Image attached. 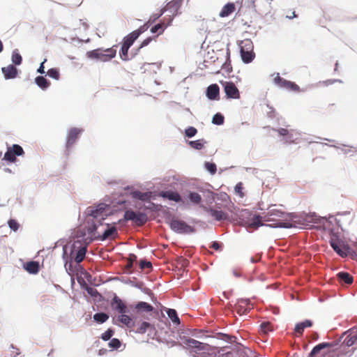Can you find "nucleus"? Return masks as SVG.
I'll use <instances>...</instances> for the list:
<instances>
[{"instance_id": "obj_12", "label": "nucleus", "mask_w": 357, "mask_h": 357, "mask_svg": "<svg viewBox=\"0 0 357 357\" xmlns=\"http://www.w3.org/2000/svg\"><path fill=\"white\" fill-rule=\"evenodd\" d=\"M330 245L342 257H347L350 253V248L338 239L332 238L330 241Z\"/></svg>"}, {"instance_id": "obj_14", "label": "nucleus", "mask_w": 357, "mask_h": 357, "mask_svg": "<svg viewBox=\"0 0 357 357\" xmlns=\"http://www.w3.org/2000/svg\"><path fill=\"white\" fill-rule=\"evenodd\" d=\"M82 131V130L81 129H78L77 128H73L68 131L66 141V148L68 149L73 146L76 140L78 139Z\"/></svg>"}, {"instance_id": "obj_51", "label": "nucleus", "mask_w": 357, "mask_h": 357, "mask_svg": "<svg viewBox=\"0 0 357 357\" xmlns=\"http://www.w3.org/2000/svg\"><path fill=\"white\" fill-rule=\"evenodd\" d=\"M205 167L212 174H214L217 171V167H216L215 164L212 163V162H206Z\"/></svg>"}, {"instance_id": "obj_41", "label": "nucleus", "mask_w": 357, "mask_h": 357, "mask_svg": "<svg viewBox=\"0 0 357 357\" xmlns=\"http://www.w3.org/2000/svg\"><path fill=\"white\" fill-rule=\"evenodd\" d=\"M137 259V256L134 254H130L128 258V262H127V264L126 266V271L127 272H129V273H131L132 271V265H133V262L135 261Z\"/></svg>"}, {"instance_id": "obj_45", "label": "nucleus", "mask_w": 357, "mask_h": 357, "mask_svg": "<svg viewBox=\"0 0 357 357\" xmlns=\"http://www.w3.org/2000/svg\"><path fill=\"white\" fill-rule=\"evenodd\" d=\"M47 75L53 78V79H55L56 80H58L60 77V74H59V71L57 68H50L48 70V71L47 72Z\"/></svg>"}, {"instance_id": "obj_55", "label": "nucleus", "mask_w": 357, "mask_h": 357, "mask_svg": "<svg viewBox=\"0 0 357 357\" xmlns=\"http://www.w3.org/2000/svg\"><path fill=\"white\" fill-rule=\"evenodd\" d=\"M155 38L152 37H148L146 39H144L140 44L139 47L137 49V51L139 52L142 48L148 45Z\"/></svg>"}, {"instance_id": "obj_39", "label": "nucleus", "mask_w": 357, "mask_h": 357, "mask_svg": "<svg viewBox=\"0 0 357 357\" xmlns=\"http://www.w3.org/2000/svg\"><path fill=\"white\" fill-rule=\"evenodd\" d=\"M205 143L206 142L204 139H197L189 142L190 146L197 150H201L204 147Z\"/></svg>"}, {"instance_id": "obj_6", "label": "nucleus", "mask_w": 357, "mask_h": 357, "mask_svg": "<svg viewBox=\"0 0 357 357\" xmlns=\"http://www.w3.org/2000/svg\"><path fill=\"white\" fill-rule=\"evenodd\" d=\"M125 221H132L135 225L142 227L146 224L148 218L146 213L142 212H135L132 210H127L123 216Z\"/></svg>"}, {"instance_id": "obj_32", "label": "nucleus", "mask_w": 357, "mask_h": 357, "mask_svg": "<svg viewBox=\"0 0 357 357\" xmlns=\"http://www.w3.org/2000/svg\"><path fill=\"white\" fill-rule=\"evenodd\" d=\"M299 134L294 130H290L289 134L284 137V142L287 144H292L298 139Z\"/></svg>"}, {"instance_id": "obj_31", "label": "nucleus", "mask_w": 357, "mask_h": 357, "mask_svg": "<svg viewBox=\"0 0 357 357\" xmlns=\"http://www.w3.org/2000/svg\"><path fill=\"white\" fill-rule=\"evenodd\" d=\"M35 82L43 90L47 89L50 86V82L43 76L36 77Z\"/></svg>"}, {"instance_id": "obj_24", "label": "nucleus", "mask_w": 357, "mask_h": 357, "mask_svg": "<svg viewBox=\"0 0 357 357\" xmlns=\"http://www.w3.org/2000/svg\"><path fill=\"white\" fill-rule=\"evenodd\" d=\"M333 346V343L323 342L316 345L310 354V356L313 357L320 352L321 350L326 348H331Z\"/></svg>"}, {"instance_id": "obj_38", "label": "nucleus", "mask_w": 357, "mask_h": 357, "mask_svg": "<svg viewBox=\"0 0 357 357\" xmlns=\"http://www.w3.org/2000/svg\"><path fill=\"white\" fill-rule=\"evenodd\" d=\"M109 319V316L104 312H98L93 315V319L98 323H104Z\"/></svg>"}, {"instance_id": "obj_29", "label": "nucleus", "mask_w": 357, "mask_h": 357, "mask_svg": "<svg viewBox=\"0 0 357 357\" xmlns=\"http://www.w3.org/2000/svg\"><path fill=\"white\" fill-rule=\"evenodd\" d=\"M119 320L128 328H132L135 326V323L132 321V318L125 314V313L121 314L119 317Z\"/></svg>"}, {"instance_id": "obj_53", "label": "nucleus", "mask_w": 357, "mask_h": 357, "mask_svg": "<svg viewBox=\"0 0 357 357\" xmlns=\"http://www.w3.org/2000/svg\"><path fill=\"white\" fill-rule=\"evenodd\" d=\"M139 268L142 270L146 269V268H152V264L150 261H148L146 260H141L139 261Z\"/></svg>"}, {"instance_id": "obj_27", "label": "nucleus", "mask_w": 357, "mask_h": 357, "mask_svg": "<svg viewBox=\"0 0 357 357\" xmlns=\"http://www.w3.org/2000/svg\"><path fill=\"white\" fill-rule=\"evenodd\" d=\"M337 278L340 282H344L345 284H351L353 281V277L347 272H340L337 274Z\"/></svg>"}, {"instance_id": "obj_57", "label": "nucleus", "mask_w": 357, "mask_h": 357, "mask_svg": "<svg viewBox=\"0 0 357 357\" xmlns=\"http://www.w3.org/2000/svg\"><path fill=\"white\" fill-rule=\"evenodd\" d=\"M46 61V59L44 60L43 62L41 63L39 68L38 69V72L40 74H44L45 73V70H44V63Z\"/></svg>"}, {"instance_id": "obj_47", "label": "nucleus", "mask_w": 357, "mask_h": 357, "mask_svg": "<svg viewBox=\"0 0 357 357\" xmlns=\"http://www.w3.org/2000/svg\"><path fill=\"white\" fill-rule=\"evenodd\" d=\"M121 343L120 340L117 338H113L109 342V347L115 349H119L121 347Z\"/></svg>"}, {"instance_id": "obj_61", "label": "nucleus", "mask_w": 357, "mask_h": 357, "mask_svg": "<svg viewBox=\"0 0 357 357\" xmlns=\"http://www.w3.org/2000/svg\"><path fill=\"white\" fill-rule=\"evenodd\" d=\"M287 17L288 18H289V19H293V18H294V17H297V15H296L295 12H294V11H293V12L291 13V15H287Z\"/></svg>"}, {"instance_id": "obj_46", "label": "nucleus", "mask_w": 357, "mask_h": 357, "mask_svg": "<svg viewBox=\"0 0 357 357\" xmlns=\"http://www.w3.org/2000/svg\"><path fill=\"white\" fill-rule=\"evenodd\" d=\"M243 189V185L241 182L238 183L234 188L236 194L238 195L241 198H243L245 196Z\"/></svg>"}, {"instance_id": "obj_34", "label": "nucleus", "mask_w": 357, "mask_h": 357, "mask_svg": "<svg viewBox=\"0 0 357 357\" xmlns=\"http://www.w3.org/2000/svg\"><path fill=\"white\" fill-rule=\"evenodd\" d=\"M114 234H117L116 228L114 226L108 227L103 231L102 235L100 236V239L105 240Z\"/></svg>"}, {"instance_id": "obj_62", "label": "nucleus", "mask_w": 357, "mask_h": 357, "mask_svg": "<svg viewBox=\"0 0 357 357\" xmlns=\"http://www.w3.org/2000/svg\"><path fill=\"white\" fill-rule=\"evenodd\" d=\"M3 43L0 40V52H1L3 51Z\"/></svg>"}, {"instance_id": "obj_43", "label": "nucleus", "mask_w": 357, "mask_h": 357, "mask_svg": "<svg viewBox=\"0 0 357 357\" xmlns=\"http://www.w3.org/2000/svg\"><path fill=\"white\" fill-rule=\"evenodd\" d=\"M189 199L194 204H198L201 202L202 201V197L200 196L199 194L197 193V192H190L189 194Z\"/></svg>"}, {"instance_id": "obj_28", "label": "nucleus", "mask_w": 357, "mask_h": 357, "mask_svg": "<svg viewBox=\"0 0 357 357\" xmlns=\"http://www.w3.org/2000/svg\"><path fill=\"white\" fill-rule=\"evenodd\" d=\"M24 267L29 273L36 274L39 271V264L37 261H29L25 264Z\"/></svg>"}, {"instance_id": "obj_23", "label": "nucleus", "mask_w": 357, "mask_h": 357, "mask_svg": "<svg viewBox=\"0 0 357 357\" xmlns=\"http://www.w3.org/2000/svg\"><path fill=\"white\" fill-rule=\"evenodd\" d=\"M208 212L215 220L218 221L227 220L228 218V215L222 211L211 208L208 210Z\"/></svg>"}, {"instance_id": "obj_30", "label": "nucleus", "mask_w": 357, "mask_h": 357, "mask_svg": "<svg viewBox=\"0 0 357 357\" xmlns=\"http://www.w3.org/2000/svg\"><path fill=\"white\" fill-rule=\"evenodd\" d=\"M135 309L139 312H149L153 311V307L151 305H150L146 302L142 301V302H139L136 305Z\"/></svg>"}, {"instance_id": "obj_19", "label": "nucleus", "mask_w": 357, "mask_h": 357, "mask_svg": "<svg viewBox=\"0 0 357 357\" xmlns=\"http://www.w3.org/2000/svg\"><path fill=\"white\" fill-rule=\"evenodd\" d=\"M159 196L175 202H180L182 200L181 195L178 192L171 190L161 191L159 193Z\"/></svg>"}, {"instance_id": "obj_49", "label": "nucleus", "mask_w": 357, "mask_h": 357, "mask_svg": "<svg viewBox=\"0 0 357 357\" xmlns=\"http://www.w3.org/2000/svg\"><path fill=\"white\" fill-rule=\"evenodd\" d=\"M197 129L192 126L186 128L185 130V134L188 137H194L197 134Z\"/></svg>"}, {"instance_id": "obj_15", "label": "nucleus", "mask_w": 357, "mask_h": 357, "mask_svg": "<svg viewBox=\"0 0 357 357\" xmlns=\"http://www.w3.org/2000/svg\"><path fill=\"white\" fill-rule=\"evenodd\" d=\"M347 336L343 344L347 347L357 345V329L351 328L344 333Z\"/></svg>"}, {"instance_id": "obj_11", "label": "nucleus", "mask_w": 357, "mask_h": 357, "mask_svg": "<svg viewBox=\"0 0 357 357\" xmlns=\"http://www.w3.org/2000/svg\"><path fill=\"white\" fill-rule=\"evenodd\" d=\"M171 229L178 233H191L194 231L193 228L186 224L184 221L178 220H172L170 222Z\"/></svg>"}, {"instance_id": "obj_2", "label": "nucleus", "mask_w": 357, "mask_h": 357, "mask_svg": "<svg viewBox=\"0 0 357 357\" xmlns=\"http://www.w3.org/2000/svg\"><path fill=\"white\" fill-rule=\"evenodd\" d=\"M106 208V204H100L96 206H89L86 208V214L93 218L92 224L87 229L88 233L93 236H96V234L99 235L98 227L100 225H102V221L107 215Z\"/></svg>"}, {"instance_id": "obj_10", "label": "nucleus", "mask_w": 357, "mask_h": 357, "mask_svg": "<svg viewBox=\"0 0 357 357\" xmlns=\"http://www.w3.org/2000/svg\"><path fill=\"white\" fill-rule=\"evenodd\" d=\"M274 82L275 84L278 85L282 88H284L289 91H294V92H300V87L295 83L289 80H287L279 75V73L277 74L276 77L274 78Z\"/></svg>"}, {"instance_id": "obj_7", "label": "nucleus", "mask_w": 357, "mask_h": 357, "mask_svg": "<svg viewBox=\"0 0 357 357\" xmlns=\"http://www.w3.org/2000/svg\"><path fill=\"white\" fill-rule=\"evenodd\" d=\"M182 0H172L167 3V5L160 10V13L155 15V19L159 18L165 12L169 11L171 15L169 18H174L177 14L178 10L181 6Z\"/></svg>"}, {"instance_id": "obj_35", "label": "nucleus", "mask_w": 357, "mask_h": 357, "mask_svg": "<svg viewBox=\"0 0 357 357\" xmlns=\"http://www.w3.org/2000/svg\"><path fill=\"white\" fill-rule=\"evenodd\" d=\"M129 47L122 43L121 48L119 52L120 58L125 61L130 60L128 56Z\"/></svg>"}, {"instance_id": "obj_36", "label": "nucleus", "mask_w": 357, "mask_h": 357, "mask_svg": "<svg viewBox=\"0 0 357 357\" xmlns=\"http://www.w3.org/2000/svg\"><path fill=\"white\" fill-rule=\"evenodd\" d=\"M137 36L132 32L125 36L123 39V43L130 47L135 41L137 39Z\"/></svg>"}, {"instance_id": "obj_33", "label": "nucleus", "mask_w": 357, "mask_h": 357, "mask_svg": "<svg viewBox=\"0 0 357 357\" xmlns=\"http://www.w3.org/2000/svg\"><path fill=\"white\" fill-rule=\"evenodd\" d=\"M153 328V326L150 323L143 321L139 325V326L136 329L134 330L137 333L143 334L145 333L149 328Z\"/></svg>"}, {"instance_id": "obj_48", "label": "nucleus", "mask_w": 357, "mask_h": 357, "mask_svg": "<svg viewBox=\"0 0 357 357\" xmlns=\"http://www.w3.org/2000/svg\"><path fill=\"white\" fill-rule=\"evenodd\" d=\"M113 335L114 331L112 329L109 328L102 334L101 338L105 341H107L112 337Z\"/></svg>"}, {"instance_id": "obj_37", "label": "nucleus", "mask_w": 357, "mask_h": 357, "mask_svg": "<svg viewBox=\"0 0 357 357\" xmlns=\"http://www.w3.org/2000/svg\"><path fill=\"white\" fill-rule=\"evenodd\" d=\"M167 314L172 322L176 325L180 324V319L177 315V312L174 309H169L167 311Z\"/></svg>"}, {"instance_id": "obj_5", "label": "nucleus", "mask_w": 357, "mask_h": 357, "mask_svg": "<svg viewBox=\"0 0 357 357\" xmlns=\"http://www.w3.org/2000/svg\"><path fill=\"white\" fill-rule=\"evenodd\" d=\"M239 47L243 61L245 63L252 62L255 57L252 41L249 38L244 39L239 43Z\"/></svg>"}, {"instance_id": "obj_25", "label": "nucleus", "mask_w": 357, "mask_h": 357, "mask_svg": "<svg viewBox=\"0 0 357 357\" xmlns=\"http://www.w3.org/2000/svg\"><path fill=\"white\" fill-rule=\"evenodd\" d=\"M235 10V5L234 3H228L222 8L220 16L222 17H227Z\"/></svg>"}, {"instance_id": "obj_42", "label": "nucleus", "mask_w": 357, "mask_h": 357, "mask_svg": "<svg viewBox=\"0 0 357 357\" xmlns=\"http://www.w3.org/2000/svg\"><path fill=\"white\" fill-rule=\"evenodd\" d=\"M22 61V56L17 50H15L12 54V61L15 65H20Z\"/></svg>"}, {"instance_id": "obj_60", "label": "nucleus", "mask_w": 357, "mask_h": 357, "mask_svg": "<svg viewBox=\"0 0 357 357\" xmlns=\"http://www.w3.org/2000/svg\"><path fill=\"white\" fill-rule=\"evenodd\" d=\"M88 292H89V294H91V295H94V294H95V293H98V292H97V290L93 289H92V288H89V289H88Z\"/></svg>"}, {"instance_id": "obj_50", "label": "nucleus", "mask_w": 357, "mask_h": 357, "mask_svg": "<svg viewBox=\"0 0 357 357\" xmlns=\"http://www.w3.org/2000/svg\"><path fill=\"white\" fill-rule=\"evenodd\" d=\"M9 227L13 230L14 231H16L18 230L20 225L19 223L14 219H10L8 222Z\"/></svg>"}, {"instance_id": "obj_44", "label": "nucleus", "mask_w": 357, "mask_h": 357, "mask_svg": "<svg viewBox=\"0 0 357 357\" xmlns=\"http://www.w3.org/2000/svg\"><path fill=\"white\" fill-rule=\"evenodd\" d=\"M224 116L221 114L217 113L213 116L212 123L213 124L220 126L224 123Z\"/></svg>"}, {"instance_id": "obj_13", "label": "nucleus", "mask_w": 357, "mask_h": 357, "mask_svg": "<svg viewBox=\"0 0 357 357\" xmlns=\"http://www.w3.org/2000/svg\"><path fill=\"white\" fill-rule=\"evenodd\" d=\"M224 90L226 96L229 98L238 99L240 98V93L236 85L231 82H225L223 84Z\"/></svg>"}, {"instance_id": "obj_54", "label": "nucleus", "mask_w": 357, "mask_h": 357, "mask_svg": "<svg viewBox=\"0 0 357 357\" xmlns=\"http://www.w3.org/2000/svg\"><path fill=\"white\" fill-rule=\"evenodd\" d=\"M65 268L67 271V272L68 273L69 275H72L74 274L75 273V268L73 266V263L72 261L68 263L66 262V264H65Z\"/></svg>"}, {"instance_id": "obj_64", "label": "nucleus", "mask_w": 357, "mask_h": 357, "mask_svg": "<svg viewBox=\"0 0 357 357\" xmlns=\"http://www.w3.org/2000/svg\"><path fill=\"white\" fill-rule=\"evenodd\" d=\"M333 107H334V105H330V106L328 107V110H329V111H331V110L333 109Z\"/></svg>"}, {"instance_id": "obj_58", "label": "nucleus", "mask_w": 357, "mask_h": 357, "mask_svg": "<svg viewBox=\"0 0 357 357\" xmlns=\"http://www.w3.org/2000/svg\"><path fill=\"white\" fill-rule=\"evenodd\" d=\"M211 248L215 250H218L220 248V245L218 242L215 241L213 243Z\"/></svg>"}, {"instance_id": "obj_16", "label": "nucleus", "mask_w": 357, "mask_h": 357, "mask_svg": "<svg viewBox=\"0 0 357 357\" xmlns=\"http://www.w3.org/2000/svg\"><path fill=\"white\" fill-rule=\"evenodd\" d=\"M313 325L311 320L306 319L304 321L298 323L296 324L293 335L296 337H300L303 335L305 328H310Z\"/></svg>"}, {"instance_id": "obj_22", "label": "nucleus", "mask_w": 357, "mask_h": 357, "mask_svg": "<svg viewBox=\"0 0 357 357\" xmlns=\"http://www.w3.org/2000/svg\"><path fill=\"white\" fill-rule=\"evenodd\" d=\"M130 195L132 196V197L139 199L142 201H147L151 199V192H142L139 190H132L130 192Z\"/></svg>"}, {"instance_id": "obj_40", "label": "nucleus", "mask_w": 357, "mask_h": 357, "mask_svg": "<svg viewBox=\"0 0 357 357\" xmlns=\"http://www.w3.org/2000/svg\"><path fill=\"white\" fill-rule=\"evenodd\" d=\"M261 331L263 333L267 334L270 331H273V326L269 321L262 322L260 325Z\"/></svg>"}, {"instance_id": "obj_21", "label": "nucleus", "mask_w": 357, "mask_h": 357, "mask_svg": "<svg viewBox=\"0 0 357 357\" xmlns=\"http://www.w3.org/2000/svg\"><path fill=\"white\" fill-rule=\"evenodd\" d=\"M113 309L117 310L119 313L123 314L126 312V305L125 303L117 296L113 298L112 303Z\"/></svg>"}, {"instance_id": "obj_4", "label": "nucleus", "mask_w": 357, "mask_h": 357, "mask_svg": "<svg viewBox=\"0 0 357 357\" xmlns=\"http://www.w3.org/2000/svg\"><path fill=\"white\" fill-rule=\"evenodd\" d=\"M116 54V49L114 47L106 50L96 49L89 51L86 53L89 58L100 60L103 62L108 61L114 58Z\"/></svg>"}, {"instance_id": "obj_52", "label": "nucleus", "mask_w": 357, "mask_h": 357, "mask_svg": "<svg viewBox=\"0 0 357 357\" xmlns=\"http://www.w3.org/2000/svg\"><path fill=\"white\" fill-rule=\"evenodd\" d=\"M148 29V26L146 24L141 26L139 29L137 30H135L132 31L133 34L137 36V38H139V36L143 33L146 29Z\"/></svg>"}, {"instance_id": "obj_3", "label": "nucleus", "mask_w": 357, "mask_h": 357, "mask_svg": "<svg viewBox=\"0 0 357 357\" xmlns=\"http://www.w3.org/2000/svg\"><path fill=\"white\" fill-rule=\"evenodd\" d=\"M183 344L194 357L210 356L211 347L206 343L199 342L192 338H188L183 340Z\"/></svg>"}, {"instance_id": "obj_17", "label": "nucleus", "mask_w": 357, "mask_h": 357, "mask_svg": "<svg viewBox=\"0 0 357 357\" xmlns=\"http://www.w3.org/2000/svg\"><path fill=\"white\" fill-rule=\"evenodd\" d=\"M172 18H168L167 21L163 20L160 23L155 24L151 29V32L153 33H158V36L162 34L165 29L171 24Z\"/></svg>"}, {"instance_id": "obj_26", "label": "nucleus", "mask_w": 357, "mask_h": 357, "mask_svg": "<svg viewBox=\"0 0 357 357\" xmlns=\"http://www.w3.org/2000/svg\"><path fill=\"white\" fill-rule=\"evenodd\" d=\"M248 305V301L247 300H240L235 305L234 309L240 315L246 313L248 309L245 307L246 305Z\"/></svg>"}, {"instance_id": "obj_8", "label": "nucleus", "mask_w": 357, "mask_h": 357, "mask_svg": "<svg viewBox=\"0 0 357 357\" xmlns=\"http://www.w3.org/2000/svg\"><path fill=\"white\" fill-rule=\"evenodd\" d=\"M24 151L23 149L18 144H13L12 146L8 147L7 151L5 153L3 160L14 162L16 160V156L23 155Z\"/></svg>"}, {"instance_id": "obj_9", "label": "nucleus", "mask_w": 357, "mask_h": 357, "mask_svg": "<svg viewBox=\"0 0 357 357\" xmlns=\"http://www.w3.org/2000/svg\"><path fill=\"white\" fill-rule=\"evenodd\" d=\"M86 250V246H82L79 242H75L70 255H73L75 261L79 264L84 260Z\"/></svg>"}, {"instance_id": "obj_1", "label": "nucleus", "mask_w": 357, "mask_h": 357, "mask_svg": "<svg viewBox=\"0 0 357 357\" xmlns=\"http://www.w3.org/2000/svg\"><path fill=\"white\" fill-rule=\"evenodd\" d=\"M285 218V213L275 208L268 210V211L264 215H254L248 223V227L250 228L257 229L264 224L262 221L266 222H275L274 224L276 227H284V223L282 222Z\"/></svg>"}, {"instance_id": "obj_59", "label": "nucleus", "mask_w": 357, "mask_h": 357, "mask_svg": "<svg viewBox=\"0 0 357 357\" xmlns=\"http://www.w3.org/2000/svg\"><path fill=\"white\" fill-rule=\"evenodd\" d=\"M181 264L182 266H185L188 264V261L185 259H181Z\"/></svg>"}, {"instance_id": "obj_63", "label": "nucleus", "mask_w": 357, "mask_h": 357, "mask_svg": "<svg viewBox=\"0 0 357 357\" xmlns=\"http://www.w3.org/2000/svg\"><path fill=\"white\" fill-rule=\"evenodd\" d=\"M234 275H236V277H239L240 276V273L236 272V271H234Z\"/></svg>"}, {"instance_id": "obj_20", "label": "nucleus", "mask_w": 357, "mask_h": 357, "mask_svg": "<svg viewBox=\"0 0 357 357\" xmlns=\"http://www.w3.org/2000/svg\"><path fill=\"white\" fill-rule=\"evenodd\" d=\"M219 86L216 84H211L207 88L206 96L210 100H216L219 97Z\"/></svg>"}, {"instance_id": "obj_56", "label": "nucleus", "mask_w": 357, "mask_h": 357, "mask_svg": "<svg viewBox=\"0 0 357 357\" xmlns=\"http://www.w3.org/2000/svg\"><path fill=\"white\" fill-rule=\"evenodd\" d=\"M280 136H282L284 137H285V136H287L290 130H288L287 128H280L278 129H275V130Z\"/></svg>"}, {"instance_id": "obj_18", "label": "nucleus", "mask_w": 357, "mask_h": 357, "mask_svg": "<svg viewBox=\"0 0 357 357\" xmlns=\"http://www.w3.org/2000/svg\"><path fill=\"white\" fill-rule=\"evenodd\" d=\"M1 71L6 79H14L17 75V69L12 64L3 67Z\"/></svg>"}]
</instances>
